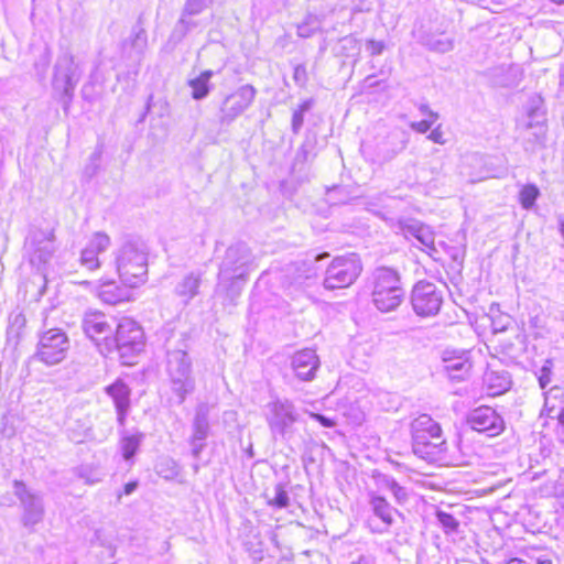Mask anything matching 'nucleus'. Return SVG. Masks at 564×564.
<instances>
[{
  "label": "nucleus",
  "instance_id": "obj_40",
  "mask_svg": "<svg viewBox=\"0 0 564 564\" xmlns=\"http://www.w3.org/2000/svg\"><path fill=\"white\" fill-rule=\"evenodd\" d=\"M138 487V481H129L123 486V495L132 494Z\"/></svg>",
  "mask_w": 564,
  "mask_h": 564
},
{
  "label": "nucleus",
  "instance_id": "obj_29",
  "mask_svg": "<svg viewBox=\"0 0 564 564\" xmlns=\"http://www.w3.org/2000/svg\"><path fill=\"white\" fill-rule=\"evenodd\" d=\"M314 150H315V141L311 140V139H306L303 142V145L301 147V149L296 153L295 164L311 162L316 156V153Z\"/></svg>",
  "mask_w": 564,
  "mask_h": 564
},
{
  "label": "nucleus",
  "instance_id": "obj_28",
  "mask_svg": "<svg viewBox=\"0 0 564 564\" xmlns=\"http://www.w3.org/2000/svg\"><path fill=\"white\" fill-rule=\"evenodd\" d=\"M140 444L139 435H129L121 440V453L124 459H130L137 453Z\"/></svg>",
  "mask_w": 564,
  "mask_h": 564
},
{
  "label": "nucleus",
  "instance_id": "obj_44",
  "mask_svg": "<svg viewBox=\"0 0 564 564\" xmlns=\"http://www.w3.org/2000/svg\"><path fill=\"white\" fill-rule=\"evenodd\" d=\"M426 116L430 118V119H429V121H433V122H434L435 120H437V119H438V113H437V112H435V111H433V110H431V111L429 112V115H426Z\"/></svg>",
  "mask_w": 564,
  "mask_h": 564
},
{
  "label": "nucleus",
  "instance_id": "obj_3",
  "mask_svg": "<svg viewBox=\"0 0 564 564\" xmlns=\"http://www.w3.org/2000/svg\"><path fill=\"white\" fill-rule=\"evenodd\" d=\"M362 265L356 253L335 258L325 271L323 285L326 290L351 285L361 273Z\"/></svg>",
  "mask_w": 564,
  "mask_h": 564
},
{
  "label": "nucleus",
  "instance_id": "obj_8",
  "mask_svg": "<svg viewBox=\"0 0 564 564\" xmlns=\"http://www.w3.org/2000/svg\"><path fill=\"white\" fill-rule=\"evenodd\" d=\"M83 330L101 352H109L113 333V318L111 316L100 311L88 312L83 319Z\"/></svg>",
  "mask_w": 564,
  "mask_h": 564
},
{
  "label": "nucleus",
  "instance_id": "obj_39",
  "mask_svg": "<svg viewBox=\"0 0 564 564\" xmlns=\"http://www.w3.org/2000/svg\"><path fill=\"white\" fill-rule=\"evenodd\" d=\"M351 564H376V558L371 555H360L359 558Z\"/></svg>",
  "mask_w": 564,
  "mask_h": 564
},
{
  "label": "nucleus",
  "instance_id": "obj_20",
  "mask_svg": "<svg viewBox=\"0 0 564 564\" xmlns=\"http://www.w3.org/2000/svg\"><path fill=\"white\" fill-rule=\"evenodd\" d=\"M336 56L352 58V64L358 62L361 46L360 42L352 35H347L338 40L333 48Z\"/></svg>",
  "mask_w": 564,
  "mask_h": 564
},
{
  "label": "nucleus",
  "instance_id": "obj_42",
  "mask_svg": "<svg viewBox=\"0 0 564 564\" xmlns=\"http://www.w3.org/2000/svg\"><path fill=\"white\" fill-rule=\"evenodd\" d=\"M419 110H420V112H421L422 115H425V116H426V115H429V112H430L432 109L429 107V105H426V104H422V105H420V106H419Z\"/></svg>",
  "mask_w": 564,
  "mask_h": 564
},
{
  "label": "nucleus",
  "instance_id": "obj_51",
  "mask_svg": "<svg viewBox=\"0 0 564 564\" xmlns=\"http://www.w3.org/2000/svg\"><path fill=\"white\" fill-rule=\"evenodd\" d=\"M314 274H315L314 272H312V273L307 274V275H306V279L312 278Z\"/></svg>",
  "mask_w": 564,
  "mask_h": 564
},
{
  "label": "nucleus",
  "instance_id": "obj_6",
  "mask_svg": "<svg viewBox=\"0 0 564 564\" xmlns=\"http://www.w3.org/2000/svg\"><path fill=\"white\" fill-rule=\"evenodd\" d=\"M68 349L67 334L59 328H50L40 335L35 357L41 362L53 366L66 358Z\"/></svg>",
  "mask_w": 564,
  "mask_h": 564
},
{
  "label": "nucleus",
  "instance_id": "obj_23",
  "mask_svg": "<svg viewBox=\"0 0 564 564\" xmlns=\"http://www.w3.org/2000/svg\"><path fill=\"white\" fill-rule=\"evenodd\" d=\"M321 24L322 21L317 15L307 14L304 21L297 25V35L304 39L310 37L321 29Z\"/></svg>",
  "mask_w": 564,
  "mask_h": 564
},
{
  "label": "nucleus",
  "instance_id": "obj_35",
  "mask_svg": "<svg viewBox=\"0 0 564 564\" xmlns=\"http://www.w3.org/2000/svg\"><path fill=\"white\" fill-rule=\"evenodd\" d=\"M432 124H433V121L421 120L417 122H411L410 127L412 130H414L419 133H425L431 129Z\"/></svg>",
  "mask_w": 564,
  "mask_h": 564
},
{
  "label": "nucleus",
  "instance_id": "obj_21",
  "mask_svg": "<svg viewBox=\"0 0 564 564\" xmlns=\"http://www.w3.org/2000/svg\"><path fill=\"white\" fill-rule=\"evenodd\" d=\"M212 76V70H204L197 77L188 82V85L192 88V97L194 99H202L207 96L209 91L208 83Z\"/></svg>",
  "mask_w": 564,
  "mask_h": 564
},
{
  "label": "nucleus",
  "instance_id": "obj_9",
  "mask_svg": "<svg viewBox=\"0 0 564 564\" xmlns=\"http://www.w3.org/2000/svg\"><path fill=\"white\" fill-rule=\"evenodd\" d=\"M109 352L118 350L123 357L127 352L141 349L143 345V330L130 318L121 319L113 328Z\"/></svg>",
  "mask_w": 564,
  "mask_h": 564
},
{
  "label": "nucleus",
  "instance_id": "obj_49",
  "mask_svg": "<svg viewBox=\"0 0 564 564\" xmlns=\"http://www.w3.org/2000/svg\"><path fill=\"white\" fill-rule=\"evenodd\" d=\"M551 1L554 3H557V4H564V0H551Z\"/></svg>",
  "mask_w": 564,
  "mask_h": 564
},
{
  "label": "nucleus",
  "instance_id": "obj_10",
  "mask_svg": "<svg viewBox=\"0 0 564 564\" xmlns=\"http://www.w3.org/2000/svg\"><path fill=\"white\" fill-rule=\"evenodd\" d=\"M466 424L474 431L497 436L505 430V421L495 409L481 405L470 410L466 415Z\"/></svg>",
  "mask_w": 564,
  "mask_h": 564
},
{
  "label": "nucleus",
  "instance_id": "obj_16",
  "mask_svg": "<svg viewBox=\"0 0 564 564\" xmlns=\"http://www.w3.org/2000/svg\"><path fill=\"white\" fill-rule=\"evenodd\" d=\"M443 361L446 372L453 380H464L471 369V362L467 352H462L457 356L445 352Z\"/></svg>",
  "mask_w": 564,
  "mask_h": 564
},
{
  "label": "nucleus",
  "instance_id": "obj_47",
  "mask_svg": "<svg viewBox=\"0 0 564 564\" xmlns=\"http://www.w3.org/2000/svg\"><path fill=\"white\" fill-rule=\"evenodd\" d=\"M560 231H561V234H562V236H563V238H564V219H562V220L560 221Z\"/></svg>",
  "mask_w": 564,
  "mask_h": 564
},
{
  "label": "nucleus",
  "instance_id": "obj_31",
  "mask_svg": "<svg viewBox=\"0 0 564 564\" xmlns=\"http://www.w3.org/2000/svg\"><path fill=\"white\" fill-rule=\"evenodd\" d=\"M552 369V360L546 359L538 375V380L541 389H545L547 384L551 382Z\"/></svg>",
  "mask_w": 564,
  "mask_h": 564
},
{
  "label": "nucleus",
  "instance_id": "obj_15",
  "mask_svg": "<svg viewBox=\"0 0 564 564\" xmlns=\"http://www.w3.org/2000/svg\"><path fill=\"white\" fill-rule=\"evenodd\" d=\"M369 506L372 513L383 524V528L379 529L378 532H386L394 523V514H399V511L384 497L376 492H369Z\"/></svg>",
  "mask_w": 564,
  "mask_h": 564
},
{
  "label": "nucleus",
  "instance_id": "obj_17",
  "mask_svg": "<svg viewBox=\"0 0 564 564\" xmlns=\"http://www.w3.org/2000/svg\"><path fill=\"white\" fill-rule=\"evenodd\" d=\"M399 227L408 228V231L416 238V240L423 246V250H425L431 257H434V254L437 253V249L434 243L435 236L429 226L417 221L412 224L400 221Z\"/></svg>",
  "mask_w": 564,
  "mask_h": 564
},
{
  "label": "nucleus",
  "instance_id": "obj_33",
  "mask_svg": "<svg viewBox=\"0 0 564 564\" xmlns=\"http://www.w3.org/2000/svg\"><path fill=\"white\" fill-rule=\"evenodd\" d=\"M293 79L299 86H304L307 82V72L306 67L302 64H299L294 67Z\"/></svg>",
  "mask_w": 564,
  "mask_h": 564
},
{
  "label": "nucleus",
  "instance_id": "obj_19",
  "mask_svg": "<svg viewBox=\"0 0 564 564\" xmlns=\"http://www.w3.org/2000/svg\"><path fill=\"white\" fill-rule=\"evenodd\" d=\"M511 386L510 376L507 371L489 369L484 375V387L491 397L500 395L508 391Z\"/></svg>",
  "mask_w": 564,
  "mask_h": 564
},
{
  "label": "nucleus",
  "instance_id": "obj_30",
  "mask_svg": "<svg viewBox=\"0 0 564 564\" xmlns=\"http://www.w3.org/2000/svg\"><path fill=\"white\" fill-rule=\"evenodd\" d=\"M313 101L311 99L303 101L299 109L293 112L292 116V130L297 133L304 122V112L312 108Z\"/></svg>",
  "mask_w": 564,
  "mask_h": 564
},
{
  "label": "nucleus",
  "instance_id": "obj_34",
  "mask_svg": "<svg viewBox=\"0 0 564 564\" xmlns=\"http://www.w3.org/2000/svg\"><path fill=\"white\" fill-rule=\"evenodd\" d=\"M366 47L370 55L376 56L382 54V52L386 48V45L384 42L382 41L368 40L366 43Z\"/></svg>",
  "mask_w": 564,
  "mask_h": 564
},
{
  "label": "nucleus",
  "instance_id": "obj_7",
  "mask_svg": "<svg viewBox=\"0 0 564 564\" xmlns=\"http://www.w3.org/2000/svg\"><path fill=\"white\" fill-rule=\"evenodd\" d=\"M411 305L421 317L435 316L443 304V293L437 286L427 281H419L411 292Z\"/></svg>",
  "mask_w": 564,
  "mask_h": 564
},
{
  "label": "nucleus",
  "instance_id": "obj_25",
  "mask_svg": "<svg viewBox=\"0 0 564 564\" xmlns=\"http://www.w3.org/2000/svg\"><path fill=\"white\" fill-rule=\"evenodd\" d=\"M26 327V317L22 313H15L9 317L7 335L12 338H19Z\"/></svg>",
  "mask_w": 564,
  "mask_h": 564
},
{
  "label": "nucleus",
  "instance_id": "obj_24",
  "mask_svg": "<svg viewBox=\"0 0 564 564\" xmlns=\"http://www.w3.org/2000/svg\"><path fill=\"white\" fill-rule=\"evenodd\" d=\"M436 519L445 534L457 533L459 521L453 514L443 510H437Z\"/></svg>",
  "mask_w": 564,
  "mask_h": 564
},
{
  "label": "nucleus",
  "instance_id": "obj_48",
  "mask_svg": "<svg viewBox=\"0 0 564 564\" xmlns=\"http://www.w3.org/2000/svg\"><path fill=\"white\" fill-rule=\"evenodd\" d=\"M248 453H249V457L253 456V451H252V446L251 445H249Z\"/></svg>",
  "mask_w": 564,
  "mask_h": 564
},
{
  "label": "nucleus",
  "instance_id": "obj_45",
  "mask_svg": "<svg viewBox=\"0 0 564 564\" xmlns=\"http://www.w3.org/2000/svg\"><path fill=\"white\" fill-rule=\"evenodd\" d=\"M535 564H552V562L550 560H546V558H538Z\"/></svg>",
  "mask_w": 564,
  "mask_h": 564
},
{
  "label": "nucleus",
  "instance_id": "obj_1",
  "mask_svg": "<svg viewBox=\"0 0 564 564\" xmlns=\"http://www.w3.org/2000/svg\"><path fill=\"white\" fill-rule=\"evenodd\" d=\"M115 264L120 285L116 284V281L108 275L99 279V296L109 304H117L128 297L122 291V286L139 288L145 283L148 278L147 256L134 248L121 249L116 256Z\"/></svg>",
  "mask_w": 564,
  "mask_h": 564
},
{
  "label": "nucleus",
  "instance_id": "obj_12",
  "mask_svg": "<svg viewBox=\"0 0 564 564\" xmlns=\"http://www.w3.org/2000/svg\"><path fill=\"white\" fill-rule=\"evenodd\" d=\"M110 246V238L104 232H96L91 236L82 251L80 265L86 271H95L100 267L99 254L104 253Z\"/></svg>",
  "mask_w": 564,
  "mask_h": 564
},
{
  "label": "nucleus",
  "instance_id": "obj_2",
  "mask_svg": "<svg viewBox=\"0 0 564 564\" xmlns=\"http://www.w3.org/2000/svg\"><path fill=\"white\" fill-rule=\"evenodd\" d=\"M373 288L371 292L373 305L382 313L394 311L404 299L401 278L398 271L381 267L372 274Z\"/></svg>",
  "mask_w": 564,
  "mask_h": 564
},
{
  "label": "nucleus",
  "instance_id": "obj_46",
  "mask_svg": "<svg viewBox=\"0 0 564 564\" xmlns=\"http://www.w3.org/2000/svg\"><path fill=\"white\" fill-rule=\"evenodd\" d=\"M326 257H328V253H321L315 257V261H321V260L325 259Z\"/></svg>",
  "mask_w": 564,
  "mask_h": 564
},
{
  "label": "nucleus",
  "instance_id": "obj_22",
  "mask_svg": "<svg viewBox=\"0 0 564 564\" xmlns=\"http://www.w3.org/2000/svg\"><path fill=\"white\" fill-rule=\"evenodd\" d=\"M424 45L436 53H447L454 48V40L444 34L427 36Z\"/></svg>",
  "mask_w": 564,
  "mask_h": 564
},
{
  "label": "nucleus",
  "instance_id": "obj_36",
  "mask_svg": "<svg viewBox=\"0 0 564 564\" xmlns=\"http://www.w3.org/2000/svg\"><path fill=\"white\" fill-rule=\"evenodd\" d=\"M427 139L437 144H445L446 142L441 126H437L435 129H433L427 135Z\"/></svg>",
  "mask_w": 564,
  "mask_h": 564
},
{
  "label": "nucleus",
  "instance_id": "obj_26",
  "mask_svg": "<svg viewBox=\"0 0 564 564\" xmlns=\"http://www.w3.org/2000/svg\"><path fill=\"white\" fill-rule=\"evenodd\" d=\"M383 485L389 491H391L395 501L399 505H403L404 502H406L409 498L408 491L404 487L400 486L394 478L384 477Z\"/></svg>",
  "mask_w": 564,
  "mask_h": 564
},
{
  "label": "nucleus",
  "instance_id": "obj_43",
  "mask_svg": "<svg viewBox=\"0 0 564 564\" xmlns=\"http://www.w3.org/2000/svg\"><path fill=\"white\" fill-rule=\"evenodd\" d=\"M558 424L562 429V433H564V409L558 414Z\"/></svg>",
  "mask_w": 564,
  "mask_h": 564
},
{
  "label": "nucleus",
  "instance_id": "obj_4",
  "mask_svg": "<svg viewBox=\"0 0 564 564\" xmlns=\"http://www.w3.org/2000/svg\"><path fill=\"white\" fill-rule=\"evenodd\" d=\"M429 427L432 429V431H436L437 422L427 414H422L412 422V449L420 458L425 460H436L438 459L440 454L446 449V442L442 436H440L437 440L434 437L424 443V436L420 435L419 432H424V429L429 430Z\"/></svg>",
  "mask_w": 564,
  "mask_h": 564
},
{
  "label": "nucleus",
  "instance_id": "obj_18",
  "mask_svg": "<svg viewBox=\"0 0 564 564\" xmlns=\"http://www.w3.org/2000/svg\"><path fill=\"white\" fill-rule=\"evenodd\" d=\"M106 392L112 398L116 404L119 421L123 422L130 405V389L121 379H118L106 388Z\"/></svg>",
  "mask_w": 564,
  "mask_h": 564
},
{
  "label": "nucleus",
  "instance_id": "obj_37",
  "mask_svg": "<svg viewBox=\"0 0 564 564\" xmlns=\"http://www.w3.org/2000/svg\"><path fill=\"white\" fill-rule=\"evenodd\" d=\"M420 435H423L424 437V443L431 441L432 438H436L442 436V430H441V426L440 424L437 423V430L436 431H432V429L429 427V430L424 429V432L420 431L419 432Z\"/></svg>",
  "mask_w": 564,
  "mask_h": 564
},
{
  "label": "nucleus",
  "instance_id": "obj_14",
  "mask_svg": "<svg viewBox=\"0 0 564 564\" xmlns=\"http://www.w3.org/2000/svg\"><path fill=\"white\" fill-rule=\"evenodd\" d=\"M292 367L297 378L310 381L319 367L318 356L313 349L300 350L292 358Z\"/></svg>",
  "mask_w": 564,
  "mask_h": 564
},
{
  "label": "nucleus",
  "instance_id": "obj_38",
  "mask_svg": "<svg viewBox=\"0 0 564 564\" xmlns=\"http://www.w3.org/2000/svg\"><path fill=\"white\" fill-rule=\"evenodd\" d=\"M311 416L325 427H334L336 425V422L333 419L327 417L323 414L311 413Z\"/></svg>",
  "mask_w": 564,
  "mask_h": 564
},
{
  "label": "nucleus",
  "instance_id": "obj_41",
  "mask_svg": "<svg viewBox=\"0 0 564 564\" xmlns=\"http://www.w3.org/2000/svg\"><path fill=\"white\" fill-rule=\"evenodd\" d=\"M257 467H259V468H264V469H267L268 471H271L270 466H269L268 464H265V463L254 464V465L252 466V468H251V474H250V477H251V478H253V471H254V469H256Z\"/></svg>",
  "mask_w": 564,
  "mask_h": 564
},
{
  "label": "nucleus",
  "instance_id": "obj_13",
  "mask_svg": "<svg viewBox=\"0 0 564 564\" xmlns=\"http://www.w3.org/2000/svg\"><path fill=\"white\" fill-rule=\"evenodd\" d=\"M408 144L406 133L402 130H392L377 145V160L379 162H389L401 153Z\"/></svg>",
  "mask_w": 564,
  "mask_h": 564
},
{
  "label": "nucleus",
  "instance_id": "obj_11",
  "mask_svg": "<svg viewBox=\"0 0 564 564\" xmlns=\"http://www.w3.org/2000/svg\"><path fill=\"white\" fill-rule=\"evenodd\" d=\"M541 98H534L531 101V106L528 109V122H525L523 129L528 133L525 137L527 142L533 145H544L546 138V126L544 112L540 109Z\"/></svg>",
  "mask_w": 564,
  "mask_h": 564
},
{
  "label": "nucleus",
  "instance_id": "obj_5",
  "mask_svg": "<svg viewBox=\"0 0 564 564\" xmlns=\"http://www.w3.org/2000/svg\"><path fill=\"white\" fill-rule=\"evenodd\" d=\"M300 419L294 404L289 400H275L268 404V422L274 436L290 441L295 432V424Z\"/></svg>",
  "mask_w": 564,
  "mask_h": 564
},
{
  "label": "nucleus",
  "instance_id": "obj_32",
  "mask_svg": "<svg viewBox=\"0 0 564 564\" xmlns=\"http://www.w3.org/2000/svg\"><path fill=\"white\" fill-rule=\"evenodd\" d=\"M270 502L278 508H284L289 505L288 492L283 489L281 485L275 486L274 497L270 500Z\"/></svg>",
  "mask_w": 564,
  "mask_h": 564
},
{
  "label": "nucleus",
  "instance_id": "obj_50",
  "mask_svg": "<svg viewBox=\"0 0 564 564\" xmlns=\"http://www.w3.org/2000/svg\"><path fill=\"white\" fill-rule=\"evenodd\" d=\"M248 89H249V91H251V93H252V95L254 94V89H253V87L248 86Z\"/></svg>",
  "mask_w": 564,
  "mask_h": 564
},
{
  "label": "nucleus",
  "instance_id": "obj_27",
  "mask_svg": "<svg viewBox=\"0 0 564 564\" xmlns=\"http://www.w3.org/2000/svg\"><path fill=\"white\" fill-rule=\"evenodd\" d=\"M539 195L540 191L535 185L528 184L523 186L522 189L520 191V203L522 207L525 209L531 208L534 205Z\"/></svg>",
  "mask_w": 564,
  "mask_h": 564
}]
</instances>
